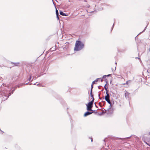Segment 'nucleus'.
I'll use <instances>...</instances> for the list:
<instances>
[{"label":"nucleus","instance_id":"nucleus-1","mask_svg":"<svg viewBox=\"0 0 150 150\" xmlns=\"http://www.w3.org/2000/svg\"><path fill=\"white\" fill-rule=\"evenodd\" d=\"M84 47L83 43L81 41L77 40L75 44L74 50L79 51L81 50Z\"/></svg>","mask_w":150,"mask_h":150},{"label":"nucleus","instance_id":"nucleus-2","mask_svg":"<svg viewBox=\"0 0 150 150\" xmlns=\"http://www.w3.org/2000/svg\"><path fill=\"white\" fill-rule=\"evenodd\" d=\"M5 92V91H3H3L1 93L2 96H4L3 98H4V100L7 99L9 96L11 95L10 93H9V95H8V93H6Z\"/></svg>","mask_w":150,"mask_h":150},{"label":"nucleus","instance_id":"nucleus-3","mask_svg":"<svg viewBox=\"0 0 150 150\" xmlns=\"http://www.w3.org/2000/svg\"><path fill=\"white\" fill-rule=\"evenodd\" d=\"M94 100V98H93V99L91 102H90L88 104H86L87 108H88L89 107L92 108V107Z\"/></svg>","mask_w":150,"mask_h":150},{"label":"nucleus","instance_id":"nucleus-4","mask_svg":"<svg viewBox=\"0 0 150 150\" xmlns=\"http://www.w3.org/2000/svg\"><path fill=\"white\" fill-rule=\"evenodd\" d=\"M105 100L107 102L110 104V106H111V102L110 100V98H105Z\"/></svg>","mask_w":150,"mask_h":150},{"label":"nucleus","instance_id":"nucleus-5","mask_svg":"<svg viewBox=\"0 0 150 150\" xmlns=\"http://www.w3.org/2000/svg\"><path fill=\"white\" fill-rule=\"evenodd\" d=\"M93 112H90L88 111L86 112L84 115V117H86L92 113Z\"/></svg>","mask_w":150,"mask_h":150},{"label":"nucleus","instance_id":"nucleus-6","mask_svg":"<svg viewBox=\"0 0 150 150\" xmlns=\"http://www.w3.org/2000/svg\"><path fill=\"white\" fill-rule=\"evenodd\" d=\"M129 93L126 92V93H125V97L126 98H128L129 95Z\"/></svg>","mask_w":150,"mask_h":150},{"label":"nucleus","instance_id":"nucleus-7","mask_svg":"<svg viewBox=\"0 0 150 150\" xmlns=\"http://www.w3.org/2000/svg\"><path fill=\"white\" fill-rule=\"evenodd\" d=\"M59 13L61 15H62L63 16H67V15H66L65 13H63V12L62 11H60Z\"/></svg>","mask_w":150,"mask_h":150},{"label":"nucleus","instance_id":"nucleus-8","mask_svg":"<svg viewBox=\"0 0 150 150\" xmlns=\"http://www.w3.org/2000/svg\"><path fill=\"white\" fill-rule=\"evenodd\" d=\"M106 93L107 94V95L105 96V98H110V95L109 93H108V91H106Z\"/></svg>","mask_w":150,"mask_h":150},{"label":"nucleus","instance_id":"nucleus-9","mask_svg":"<svg viewBox=\"0 0 150 150\" xmlns=\"http://www.w3.org/2000/svg\"><path fill=\"white\" fill-rule=\"evenodd\" d=\"M11 63L12 64H14V65L15 66H18L19 65V62H17V63H13V62H12Z\"/></svg>","mask_w":150,"mask_h":150},{"label":"nucleus","instance_id":"nucleus-10","mask_svg":"<svg viewBox=\"0 0 150 150\" xmlns=\"http://www.w3.org/2000/svg\"><path fill=\"white\" fill-rule=\"evenodd\" d=\"M100 78H97L94 81H93L92 82L93 84H94L96 82H97L98 81V80L100 79Z\"/></svg>","mask_w":150,"mask_h":150},{"label":"nucleus","instance_id":"nucleus-11","mask_svg":"<svg viewBox=\"0 0 150 150\" xmlns=\"http://www.w3.org/2000/svg\"><path fill=\"white\" fill-rule=\"evenodd\" d=\"M90 95L93 98V94H92V89H91V92H90Z\"/></svg>","mask_w":150,"mask_h":150},{"label":"nucleus","instance_id":"nucleus-12","mask_svg":"<svg viewBox=\"0 0 150 150\" xmlns=\"http://www.w3.org/2000/svg\"><path fill=\"white\" fill-rule=\"evenodd\" d=\"M92 108L89 107L88 108H87V110L89 111H92L93 110L91 109Z\"/></svg>","mask_w":150,"mask_h":150},{"label":"nucleus","instance_id":"nucleus-13","mask_svg":"<svg viewBox=\"0 0 150 150\" xmlns=\"http://www.w3.org/2000/svg\"><path fill=\"white\" fill-rule=\"evenodd\" d=\"M56 12L57 16H58V15H59L58 11L57 9H56Z\"/></svg>","mask_w":150,"mask_h":150},{"label":"nucleus","instance_id":"nucleus-14","mask_svg":"<svg viewBox=\"0 0 150 150\" xmlns=\"http://www.w3.org/2000/svg\"><path fill=\"white\" fill-rule=\"evenodd\" d=\"M131 82V81L130 80H128V81H127L126 82V83H125L123 84L124 85H125V84H127L128 83V82Z\"/></svg>","mask_w":150,"mask_h":150},{"label":"nucleus","instance_id":"nucleus-15","mask_svg":"<svg viewBox=\"0 0 150 150\" xmlns=\"http://www.w3.org/2000/svg\"><path fill=\"white\" fill-rule=\"evenodd\" d=\"M111 74H108L107 75H105L103 76V78H105L106 76H110Z\"/></svg>","mask_w":150,"mask_h":150},{"label":"nucleus","instance_id":"nucleus-16","mask_svg":"<svg viewBox=\"0 0 150 150\" xmlns=\"http://www.w3.org/2000/svg\"><path fill=\"white\" fill-rule=\"evenodd\" d=\"M31 79V75L30 76V77L28 79V80L29 81H30V79Z\"/></svg>","mask_w":150,"mask_h":150},{"label":"nucleus","instance_id":"nucleus-17","mask_svg":"<svg viewBox=\"0 0 150 150\" xmlns=\"http://www.w3.org/2000/svg\"><path fill=\"white\" fill-rule=\"evenodd\" d=\"M94 84H93V83H92L91 84V89H92V88H93V85Z\"/></svg>","mask_w":150,"mask_h":150},{"label":"nucleus","instance_id":"nucleus-18","mask_svg":"<svg viewBox=\"0 0 150 150\" xmlns=\"http://www.w3.org/2000/svg\"><path fill=\"white\" fill-rule=\"evenodd\" d=\"M106 85H105L104 86V88L105 89L106 91H108L107 90V88L105 87Z\"/></svg>","mask_w":150,"mask_h":150},{"label":"nucleus","instance_id":"nucleus-19","mask_svg":"<svg viewBox=\"0 0 150 150\" xmlns=\"http://www.w3.org/2000/svg\"><path fill=\"white\" fill-rule=\"evenodd\" d=\"M103 79H105V78H103V79H102L101 80V82H102V81H103Z\"/></svg>","mask_w":150,"mask_h":150},{"label":"nucleus","instance_id":"nucleus-20","mask_svg":"<svg viewBox=\"0 0 150 150\" xmlns=\"http://www.w3.org/2000/svg\"><path fill=\"white\" fill-rule=\"evenodd\" d=\"M57 16V18L58 19V20H59V17H58V16Z\"/></svg>","mask_w":150,"mask_h":150},{"label":"nucleus","instance_id":"nucleus-21","mask_svg":"<svg viewBox=\"0 0 150 150\" xmlns=\"http://www.w3.org/2000/svg\"><path fill=\"white\" fill-rule=\"evenodd\" d=\"M91 142H92V141H93V139H92V138H91Z\"/></svg>","mask_w":150,"mask_h":150},{"label":"nucleus","instance_id":"nucleus-22","mask_svg":"<svg viewBox=\"0 0 150 150\" xmlns=\"http://www.w3.org/2000/svg\"><path fill=\"white\" fill-rule=\"evenodd\" d=\"M40 85V84H37V86H38V85Z\"/></svg>","mask_w":150,"mask_h":150},{"label":"nucleus","instance_id":"nucleus-23","mask_svg":"<svg viewBox=\"0 0 150 150\" xmlns=\"http://www.w3.org/2000/svg\"><path fill=\"white\" fill-rule=\"evenodd\" d=\"M98 96H99V98H100V95H99V94L98 95Z\"/></svg>","mask_w":150,"mask_h":150},{"label":"nucleus","instance_id":"nucleus-24","mask_svg":"<svg viewBox=\"0 0 150 150\" xmlns=\"http://www.w3.org/2000/svg\"><path fill=\"white\" fill-rule=\"evenodd\" d=\"M145 29H144V30H143V31H142V32H144V30H145Z\"/></svg>","mask_w":150,"mask_h":150},{"label":"nucleus","instance_id":"nucleus-25","mask_svg":"<svg viewBox=\"0 0 150 150\" xmlns=\"http://www.w3.org/2000/svg\"><path fill=\"white\" fill-rule=\"evenodd\" d=\"M26 84H26L24 83L23 84L24 85Z\"/></svg>","mask_w":150,"mask_h":150},{"label":"nucleus","instance_id":"nucleus-26","mask_svg":"<svg viewBox=\"0 0 150 150\" xmlns=\"http://www.w3.org/2000/svg\"><path fill=\"white\" fill-rule=\"evenodd\" d=\"M95 106H96V107H97V106L96 105H95Z\"/></svg>","mask_w":150,"mask_h":150},{"label":"nucleus","instance_id":"nucleus-27","mask_svg":"<svg viewBox=\"0 0 150 150\" xmlns=\"http://www.w3.org/2000/svg\"><path fill=\"white\" fill-rule=\"evenodd\" d=\"M33 84H35V83H32Z\"/></svg>","mask_w":150,"mask_h":150},{"label":"nucleus","instance_id":"nucleus-28","mask_svg":"<svg viewBox=\"0 0 150 150\" xmlns=\"http://www.w3.org/2000/svg\"><path fill=\"white\" fill-rule=\"evenodd\" d=\"M149 134H150V132H149Z\"/></svg>","mask_w":150,"mask_h":150},{"label":"nucleus","instance_id":"nucleus-29","mask_svg":"<svg viewBox=\"0 0 150 150\" xmlns=\"http://www.w3.org/2000/svg\"><path fill=\"white\" fill-rule=\"evenodd\" d=\"M113 26H114V25H113Z\"/></svg>","mask_w":150,"mask_h":150},{"label":"nucleus","instance_id":"nucleus-30","mask_svg":"<svg viewBox=\"0 0 150 150\" xmlns=\"http://www.w3.org/2000/svg\"><path fill=\"white\" fill-rule=\"evenodd\" d=\"M150 146V145H149Z\"/></svg>","mask_w":150,"mask_h":150}]
</instances>
